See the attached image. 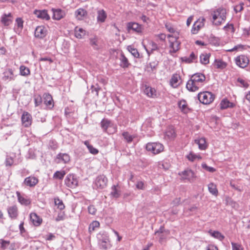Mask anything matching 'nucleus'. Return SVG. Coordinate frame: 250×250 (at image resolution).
Listing matches in <instances>:
<instances>
[{
    "mask_svg": "<svg viewBox=\"0 0 250 250\" xmlns=\"http://www.w3.org/2000/svg\"><path fill=\"white\" fill-rule=\"evenodd\" d=\"M235 62L236 65L240 67L245 68L249 63V59L247 56L244 55H241L235 59Z\"/></svg>",
    "mask_w": 250,
    "mask_h": 250,
    "instance_id": "0eeeda50",
    "label": "nucleus"
},
{
    "mask_svg": "<svg viewBox=\"0 0 250 250\" xmlns=\"http://www.w3.org/2000/svg\"><path fill=\"white\" fill-rule=\"evenodd\" d=\"M146 148L147 151L154 155L158 154L164 150V145L158 142H150L146 144Z\"/></svg>",
    "mask_w": 250,
    "mask_h": 250,
    "instance_id": "7ed1b4c3",
    "label": "nucleus"
},
{
    "mask_svg": "<svg viewBox=\"0 0 250 250\" xmlns=\"http://www.w3.org/2000/svg\"><path fill=\"white\" fill-rule=\"evenodd\" d=\"M18 202L22 205L27 206L30 205L31 201L30 198H28L24 194H21L19 191L16 192Z\"/></svg>",
    "mask_w": 250,
    "mask_h": 250,
    "instance_id": "4468645a",
    "label": "nucleus"
},
{
    "mask_svg": "<svg viewBox=\"0 0 250 250\" xmlns=\"http://www.w3.org/2000/svg\"><path fill=\"white\" fill-rule=\"evenodd\" d=\"M88 211L89 214L95 215L97 212V209L93 205H90L88 207Z\"/></svg>",
    "mask_w": 250,
    "mask_h": 250,
    "instance_id": "bf43d9fd",
    "label": "nucleus"
},
{
    "mask_svg": "<svg viewBox=\"0 0 250 250\" xmlns=\"http://www.w3.org/2000/svg\"><path fill=\"white\" fill-rule=\"evenodd\" d=\"M100 227V223L97 221H94L90 224L88 228V230L90 233Z\"/></svg>",
    "mask_w": 250,
    "mask_h": 250,
    "instance_id": "58836bf2",
    "label": "nucleus"
},
{
    "mask_svg": "<svg viewBox=\"0 0 250 250\" xmlns=\"http://www.w3.org/2000/svg\"><path fill=\"white\" fill-rule=\"evenodd\" d=\"M176 134L175 130L172 127H168L165 133V138L169 140H173L175 138Z\"/></svg>",
    "mask_w": 250,
    "mask_h": 250,
    "instance_id": "cd10ccee",
    "label": "nucleus"
},
{
    "mask_svg": "<svg viewBox=\"0 0 250 250\" xmlns=\"http://www.w3.org/2000/svg\"><path fill=\"white\" fill-rule=\"evenodd\" d=\"M107 178L105 175H100L96 179L95 186L98 188L103 189L107 186Z\"/></svg>",
    "mask_w": 250,
    "mask_h": 250,
    "instance_id": "9d476101",
    "label": "nucleus"
},
{
    "mask_svg": "<svg viewBox=\"0 0 250 250\" xmlns=\"http://www.w3.org/2000/svg\"><path fill=\"white\" fill-rule=\"evenodd\" d=\"M186 158L191 162H194L196 160H201L202 157L200 154H196L193 152H190L186 156Z\"/></svg>",
    "mask_w": 250,
    "mask_h": 250,
    "instance_id": "c9c22d12",
    "label": "nucleus"
},
{
    "mask_svg": "<svg viewBox=\"0 0 250 250\" xmlns=\"http://www.w3.org/2000/svg\"><path fill=\"white\" fill-rule=\"evenodd\" d=\"M89 43L90 45L95 50H99L101 48V46L99 45L98 39L97 37L90 38L89 39Z\"/></svg>",
    "mask_w": 250,
    "mask_h": 250,
    "instance_id": "72a5a7b5",
    "label": "nucleus"
},
{
    "mask_svg": "<svg viewBox=\"0 0 250 250\" xmlns=\"http://www.w3.org/2000/svg\"><path fill=\"white\" fill-rule=\"evenodd\" d=\"M213 65L216 68L223 69L227 67V63L222 60L216 59L213 63Z\"/></svg>",
    "mask_w": 250,
    "mask_h": 250,
    "instance_id": "2f4dec72",
    "label": "nucleus"
},
{
    "mask_svg": "<svg viewBox=\"0 0 250 250\" xmlns=\"http://www.w3.org/2000/svg\"><path fill=\"white\" fill-rule=\"evenodd\" d=\"M74 31L75 36L78 39H82L86 34V31L84 29L78 26L75 27Z\"/></svg>",
    "mask_w": 250,
    "mask_h": 250,
    "instance_id": "c756f323",
    "label": "nucleus"
},
{
    "mask_svg": "<svg viewBox=\"0 0 250 250\" xmlns=\"http://www.w3.org/2000/svg\"><path fill=\"white\" fill-rule=\"evenodd\" d=\"M30 219L33 225L35 227L40 226L42 222V218L35 212H31L30 214Z\"/></svg>",
    "mask_w": 250,
    "mask_h": 250,
    "instance_id": "f3484780",
    "label": "nucleus"
},
{
    "mask_svg": "<svg viewBox=\"0 0 250 250\" xmlns=\"http://www.w3.org/2000/svg\"><path fill=\"white\" fill-rule=\"evenodd\" d=\"M66 172L64 170L57 171L53 175V178L56 179L62 180Z\"/></svg>",
    "mask_w": 250,
    "mask_h": 250,
    "instance_id": "37998d69",
    "label": "nucleus"
},
{
    "mask_svg": "<svg viewBox=\"0 0 250 250\" xmlns=\"http://www.w3.org/2000/svg\"><path fill=\"white\" fill-rule=\"evenodd\" d=\"M118 187V185L117 186L114 185L112 187V191L111 192V196L114 198H118L120 195V191L119 190L117 187Z\"/></svg>",
    "mask_w": 250,
    "mask_h": 250,
    "instance_id": "a18cd8bd",
    "label": "nucleus"
},
{
    "mask_svg": "<svg viewBox=\"0 0 250 250\" xmlns=\"http://www.w3.org/2000/svg\"><path fill=\"white\" fill-rule=\"evenodd\" d=\"M243 9V4L242 3L236 5L234 7V10L236 13L241 11Z\"/></svg>",
    "mask_w": 250,
    "mask_h": 250,
    "instance_id": "0e129e2a",
    "label": "nucleus"
},
{
    "mask_svg": "<svg viewBox=\"0 0 250 250\" xmlns=\"http://www.w3.org/2000/svg\"><path fill=\"white\" fill-rule=\"evenodd\" d=\"M107 17L105 11L102 9L98 11L97 21L100 22H104Z\"/></svg>",
    "mask_w": 250,
    "mask_h": 250,
    "instance_id": "473e14b6",
    "label": "nucleus"
},
{
    "mask_svg": "<svg viewBox=\"0 0 250 250\" xmlns=\"http://www.w3.org/2000/svg\"><path fill=\"white\" fill-rule=\"evenodd\" d=\"M6 166H11L13 164V160L11 158H8L6 160Z\"/></svg>",
    "mask_w": 250,
    "mask_h": 250,
    "instance_id": "69168bd1",
    "label": "nucleus"
},
{
    "mask_svg": "<svg viewBox=\"0 0 250 250\" xmlns=\"http://www.w3.org/2000/svg\"><path fill=\"white\" fill-rule=\"evenodd\" d=\"M21 122L22 125L28 127L30 126L32 123V117L31 115L27 111H24L21 116Z\"/></svg>",
    "mask_w": 250,
    "mask_h": 250,
    "instance_id": "9b49d317",
    "label": "nucleus"
},
{
    "mask_svg": "<svg viewBox=\"0 0 250 250\" xmlns=\"http://www.w3.org/2000/svg\"><path fill=\"white\" fill-rule=\"evenodd\" d=\"M43 99L44 104L49 108L52 109L54 105V101L52 96L48 93H46L43 94Z\"/></svg>",
    "mask_w": 250,
    "mask_h": 250,
    "instance_id": "aec40b11",
    "label": "nucleus"
},
{
    "mask_svg": "<svg viewBox=\"0 0 250 250\" xmlns=\"http://www.w3.org/2000/svg\"><path fill=\"white\" fill-rule=\"evenodd\" d=\"M56 159L58 160V163L63 162V163L66 164L70 161V157L67 153H60L57 155Z\"/></svg>",
    "mask_w": 250,
    "mask_h": 250,
    "instance_id": "b1692460",
    "label": "nucleus"
},
{
    "mask_svg": "<svg viewBox=\"0 0 250 250\" xmlns=\"http://www.w3.org/2000/svg\"><path fill=\"white\" fill-rule=\"evenodd\" d=\"M182 83L181 77L179 74L174 73L169 80V85L173 88H176L180 85Z\"/></svg>",
    "mask_w": 250,
    "mask_h": 250,
    "instance_id": "6e6552de",
    "label": "nucleus"
},
{
    "mask_svg": "<svg viewBox=\"0 0 250 250\" xmlns=\"http://www.w3.org/2000/svg\"><path fill=\"white\" fill-rule=\"evenodd\" d=\"M147 47L151 51L156 50L158 48L157 44L151 41H149Z\"/></svg>",
    "mask_w": 250,
    "mask_h": 250,
    "instance_id": "3c124183",
    "label": "nucleus"
},
{
    "mask_svg": "<svg viewBox=\"0 0 250 250\" xmlns=\"http://www.w3.org/2000/svg\"><path fill=\"white\" fill-rule=\"evenodd\" d=\"M39 182L38 179L35 176H30L26 177L24 181V185L29 187H35Z\"/></svg>",
    "mask_w": 250,
    "mask_h": 250,
    "instance_id": "a211bd4d",
    "label": "nucleus"
},
{
    "mask_svg": "<svg viewBox=\"0 0 250 250\" xmlns=\"http://www.w3.org/2000/svg\"><path fill=\"white\" fill-rule=\"evenodd\" d=\"M20 74L23 76H27L30 75V69L24 65H21L20 67Z\"/></svg>",
    "mask_w": 250,
    "mask_h": 250,
    "instance_id": "a19ab883",
    "label": "nucleus"
},
{
    "mask_svg": "<svg viewBox=\"0 0 250 250\" xmlns=\"http://www.w3.org/2000/svg\"><path fill=\"white\" fill-rule=\"evenodd\" d=\"M121 61V66L124 68H126L129 65V63L127 59L125 57L123 53L121 54V57L120 58Z\"/></svg>",
    "mask_w": 250,
    "mask_h": 250,
    "instance_id": "e433bc0d",
    "label": "nucleus"
},
{
    "mask_svg": "<svg viewBox=\"0 0 250 250\" xmlns=\"http://www.w3.org/2000/svg\"><path fill=\"white\" fill-rule=\"evenodd\" d=\"M46 34L47 30L44 26H38L36 27L34 33L35 37L42 39L46 36Z\"/></svg>",
    "mask_w": 250,
    "mask_h": 250,
    "instance_id": "2eb2a0df",
    "label": "nucleus"
},
{
    "mask_svg": "<svg viewBox=\"0 0 250 250\" xmlns=\"http://www.w3.org/2000/svg\"><path fill=\"white\" fill-rule=\"evenodd\" d=\"M13 21V16L11 13L3 14L1 18V22L4 26H8Z\"/></svg>",
    "mask_w": 250,
    "mask_h": 250,
    "instance_id": "5701e85b",
    "label": "nucleus"
},
{
    "mask_svg": "<svg viewBox=\"0 0 250 250\" xmlns=\"http://www.w3.org/2000/svg\"><path fill=\"white\" fill-rule=\"evenodd\" d=\"M205 19L203 17L199 18L193 24L191 30L192 34H197L205 25Z\"/></svg>",
    "mask_w": 250,
    "mask_h": 250,
    "instance_id": "423d86ee",
    "label": "nucleus"
},
{
    "mask_svg": "<svg viewBox=\"0 0 250 250\" xmlns=\"http://www.w3.org/2000/svg\"><path fill=\"white\" fill-rule=\"evenodd\" d=\"M55 204L60 209L62 210L64 208V205L62 201L59 198L55 199Z\"/></svg>",
    "mask_w": 250,
    "mask_h": 250,
    "instance_id": "8fccbe9b",
    "label": "nucleus"
},
{
    "mask_svg": "<svg viewBox=\"0 0 250 250\" xmlns=\"http://www.w3.org/2000/svg\"><path fill=\"white\" fill-rule=\"evenodd\" d=\"M3 80L4 81H11L15 79L13 70L11 68H7L3 73Z\"/></svg>",
    "mask_w": 250,
    "mask_h": 250,
    "instance_id": "4be33fe9",
    "label": "nucleus"
},
{
    "mask_svg": "<svg viewBox=\"0 0 250 250\" xmlns=\"http://www.w3.org/2000/svg\"><path fill=\"white\" fill-rule=\"evenodd\" d=\"M224 28L228 32L233 33L234 32V28L232 24H228Z\"/></svg>",
    "mask_w": 250,
    "mask_h": 250,
    "instance_id": "864d4df0",
    "label": "nucleus"
},
{
    "mask_svg": "<svg viewBox=\"0 0 250 250\" xmlns=\"http://www.w3.org/2000/svg\"><path fill=\"white\" fill-rule=\"evenodd\" d=\"M207 250H218V249L216 246L210 245L207 247Z\"/></svg>",
    "mask_w": 250,
    "mask_h": 250,
    "instance_id": "774afa93",
    "label": "nucleus"
},
{
    "mask_svg": "<svg viewBox=\"0 0 250 250\" xmlns=\"http://www.w3.org/2000/svg\"><path fill=\"white\" fill-rule=\"evenodd\" d=\"M165 26L169 32L173 34L172 35L173 36H177V33L178 34V36H179V32L176 31L173 26L170 23H166Z\"/></svg>",
    "mask_w": 250,
    "mask_h": 250,
    "instance_id": "79ce46f5",
    "label": "nucleus"
},
{
    "mask_svg": "<svg viewBox=\"0 0 250 250\" xmlns=\"http://www.w3.org/2000/svg\"><path fill=\"white\" fill-rule=\"evenodd\" d=\"M16 24L18 28L21 31L23 26V21L21 18H18L16 20Z\"/></svg>",
    "mask_w": 250,
    "mask_h": 250,
    "instance_id": "09e8293b",
    "label": "nucleus"
},
{
    "mask_svg": "<svg viewBox=\"0 0 250 250\" xmlns=\"http://www.w3.org/2000/svg\"><path fill=\"white\" fill-rule=\"evenodd\" d=\"M179 36L177 33V36H173L171 35H168L167 36L171 52L175 53L180 49V42L178 41Z\"/></svg>",
    "mask_w": 250,
    "mask_h": 250,
    "instance_id": "39448f33",
    "label": "nucleus"
},
{
    "mask_svg": "<svg viewBox=\"0 0 250 250\" xmlns=\"http://www.w3.org/2000/svg\"><path fill=\"white\" fill-rule=\"evenodd\" d=\"M237 82L240 83V86L243 87L244 88H247L249 86L248 83L242 79H238Z\"/></svg>",
    "mask_w": 250,
    "mask_h": 250,
    "instance_id": "13d9d810",
    "label": "nucleus"
},
{
    "mask_svg": "<svg viewBox=\"0 0 250 250\" xmlns=\"http://www.w3.org/2000/svg\"><path fill=\"white\" fill-rule=\"evenodd\" d=\"M144 93L149 98H156L157 97V92L154 88L145 85V88L144 90Z\"/></svg>",
    "mask_w": 250,
    "mask_h": 250,
    "instance_id": "6ab92c4d",
    "label": "nucleus"
},
{
    "mask_svg": "<svg viewBox=\"0 0 250 250\" xmlns=\"http://www.w3.org/2000/svg\"><path fill=\"white\" fill-rule=\"evenodd\" d=\"M110 121L107 119H103L101 122V127L103 129L104 132H107V129L110 126Z\"/></svg>",
    "mask_w": 250,
    "mask_h": 250,
    "instance_id": "c03bdc74",
    "label": "nucleus"
},
{
    "mask_svg": "<svg viewBox=\"0 0 250 250\" xmlns=\"http://www.w3.org/2000/svg\"><path fill=\"white\" fill-rule=\"evenodd\" d=\"M8 216L12 220L17 219L19 216V209L17 205L8 207L7 209Z\"/></svg>",
    "mask_w": 250,
    "mask_h": 250,
    "instance_id": "ddd939ff",
    "label": "nucleus"
},
{
    "mask_svg": "<svg viewBox=\"0 0 250 250\" xmlns=\"http://www.w3.org/2000/svg\"><path fill=\"white\" fill-rule=\"evenodd\" d=\"M226 10L223 8H219L211 13V21L213 24L219 26L224 23L226 19Z\"/></svg>",
    "mask_w": 250,
    "mask_h": 250,
    "instance_id": "f03ea898",
    "label": "nucleus"
},
{
    "mask_svg": "<svg viewBox=\"0 0 250 250\" xmlns=\"http://www.w3.org/2000/svg\"><path fill=\"white\" fill-rule=\"evenodd\" d=\"M53 12V19L56 20H60L63 18L65 15V12L61 9H52Z\"/></svg>",
    "mask_w": 250,
    "mask_h": 250,
    "instance_id": "a878e982",
    "label": "nucleus"
},
{
    "mask_svg": "<svg viewBox=\"0 0 250 250\" xmlns=\"http://www.w3.org/2000/svg\"><path fill=\"white\" fill-rule=\"evenodd\" d=\"M34 103L36 107L38 106L42 103V98L40 95L35 96Z\"/></svg>",
    "mask_w": 250,
    "mask_h": 250,
    "instance_id": "603ef678",
    "label": "nucleus"
},
{
    "mask_svg": "<svg viewBox=\"0 0 250 250\" xmlns=\"http://www.w3.org/2000/svg\"><path fill=\"white\" fill-rule=\"evenodd\" d=\"M127 28L129 30L131 29L137 33H141L143 30L142 26L136 22L128 23Z\"/></svg>",
    "mask_w": 250,
    "mask_h": 250,
    "instance_id": "393cba45",
    "label": "nucleus"
},
{
    "mask_svg": "<svg viewBox=\"0 0 250 250\" xmlns=\"http://www.w3.org/2000/svg\"><path fill=\"white\" fill-rule=\"evenodd\" d=\"M75 17L78 20H82L87 15V11L82 8L78 9L75 12Z\"/></svg>",
    "mask_w": 250,
    "mask_h": 250,
    "instance_id": "c85d7f7f",
    "label": "nucleus"
},
{
    "mask_svg": "<svg viewBox=\"0 0 250 250\" xmlns=\"http://www.w3.org/2000/svg\"><path fill=\"white\" fill-rule=\"evenodd\" d=\"M198 98L201 103L204 104H209L214 101L215 95L210 92L204 91L198 94Z\"/></svg>",
    "mask_w": 250,
    "mask_h": 250,
    "instance_id": "20e7f679",
    "label": "nucleus"
},
{
    "mask_svg": "<svg viewBox=\"0 0 250 250\" xmlns=\"http://www.w3.org/2000/svg\"><path fill=\"white\" fill-rule=\"evenodd\" d=\"M182 179L188 180L190 181L194 180L196 177L194 172L190 169L185 170L179 173Z\"/></svg>",
    "mask_w": 250,
    "mask_h": 250,
    "instance_id": "f8f14e48",
    "label": "nucleus"
},
{
    "mask_svg": "<svg viewBox=\"0 0 250 250\" xmlns=\"http://www.w3.org/2000/svg\"><path fill=\"white\" fill-rule=\"evenodd\" d=\"M210 55L208 54H203L200 56V61L202 64H207L209 63Z\"/></svg>",
    "mask_w": 250,
    "mask_h": 250,
    "instance_id": "49530a36",
    "label": "nucleus"
},
{
    "mask_svg": "<svg viewBox=\"0 0 250 250\" xmlns=\"http://www.w3.org/2000/svg\"><path fill=\"white\" fill-rule=\"evenodd\" d=\"M55 236L54 234L52 233L49 234L48 235L46 236V240L50 241L53 240L54 238H55Z\"/></svg>",
    "mask_w": 250,
    "mask_h": 250,
    "instance_id": "338daca9",
    "label": "nucleus"
},
{
    "mask_svg": "<svg viewBox=\"0 0 250 250\" xmlns=\"http://www.w3.org/2000/svg\"><path fill=\"white\" fill-rule=\"evenodd\" d=\"M136 187L139 189L144 190L145 188V185L143 181H138L136 183Z\"/></svg>",
    "mask_w": 250,
    "mask_h": 250,
    "instance_id": "e2e57ef3",
    "label": "nucleus"
},
{
    "mask_svg": "<svg viewBox=\"0 0 250 250\" xmlns=\"http://www.w3.org/2000/svg\"><path fill=\"white\" fill-rule=\"evenodd\" d=\"M128 50L136 58H139L140 54L138 50L135 48H133L131 47H128Z\"/></svg>",
    "mask_w": 250,
    "mask_h": 250,
    "instance_id": "5fc2aeb1",
    "label": "nucleus"
},
{
    "mask_svg": "<svg viewBox=\"0 0 250 250\" xmlns=\"http://www.w3.org/2000/svg\"><path fill=\"white\" fill-rule=\"evenodd\" d=\"M0 244L1 245V248L2 249H5L9 245L10 241H5L3 239H0Z\"/></svg>",
    "mask_w": 250,
    "mask_h": 250,
    "instance_id": "4d7b16f0",
    "label": "nucleus"
},
{
    "mask_svg": "<svg viewBox=\"0 0 250 250\" xmlns=\"http://www.w3.org/2000/svg\"><path fill=\"white\" fill-rule=\"evenodd\" d=\"M208 189L209 192L213 195L217 196L218 194V190L217 188V186L213 183H210L208 185Z\"/></svg>",
    "mask_w": 250,
    "mask_h": 250,
    "instance_id": "f704fd0d",
    "label": "nucleus"
},
{
    "mask_svg": "<svg viewBox=\"0 0 250 250\" xmlns=\"http://www.w3.org/2000/svg\"><path fill=\"white\" fill-rule=\"evenodd\" d=\"M205 80L206 77L203 74L195 73L188 81L186 87L189 91H196L204 84Z\"/></svg>",
    "mask_w": 250,
    "mask_h": 250,
    "instance_id": "f257e3e1",
    "label": "nucleus"
},
{
    "mask_svg": "<svg viewBox=\"0 0 250 250\" xmlns=\"http://www.w3.org/2000/svg\"><path fill=\"white\" fill-rule=\"evenodd\" d=\"M88 149L90 153L93 155L97 154L99 153V150L97 148L94 147L92 145L88 146Z\"/></svg>",
    "mask_w": 250,
    "mask_h": 250,
    "instance_id": "680f3d73",
    "label": "nucleus"
},
{
    "mask_svg": "<svg viewBox=\"0 0 250 250\" xmlns=\"http://www.w3.org/2000/svg\"><path fill=\"white\" fill-rule=\"evenodd\" d=\"M202 166L203 168L209 172H213L216 171V169L214 168L208 166L206 164H202Z\"/></svg>",
    "mask_w": 250,
    "mask_h": 250,
    "instance_id": "052dcab7",
    "label": "nucleus"
},
{
    "mask_svg": "<svg viewBox=\"0 0 250 250\" xmlns=\"http://www.w3.org/2000/svg\"><path fill=\"white\" fill-rule=\"evenodd\" d=\"M208 232L212 237L220 241H222L225 238V236L218 231H214L212 232L210 230Z\"/></svg>",
    "mask_w": 250,
    "mask_h": 250,
    "instance_id": "4c0bfd02",
    "label": "nucleus"
},
{
    "mask_svg": "<svg viewBox=\"0 0 250 250\" xmlns=\"http://www.w3.org/2000/svg\"><path fill=\"white\" fill-rule=\"evenodd\" d=\"M34 15L38 18L42 20L48 21L50 17L47 13L46 10H35L34 11Z\"/></svg>",
    "mask_w": 250,
    "mask_h": 250,
    "instance_id": "dca6fc26",
    "label": "nucleus"
},
{
    "mask_svg": "<svg viewBox=\"0 0 250 250\" xmlns=\"http://www.w3.org/2000/svg\"><path fill=\"white\" fill-rule=\"evenodd\" d=\"M65 184L68 187L73 188L77 187L78 181L74 174H69L65 179Z\"/></svg>",
    "mask_w": 250,
    "mask_h": 250,
    "instance_id": "1a4fd4ad",
    "label": "nucleus"
},
{
    "mask_svg": "<svg viewBox=\"0 0 250 250\" xmlns=\"http://www.w3.org/2000/svg\"><path fill=\"white\" fill-rule=\"evenodd\" d=\"M232 250H244L242 246L239 244L232 242Z\"/></svg>",
    "mask_w": 250,
    "mask_h": 250,
    "instance_id": "6e6d98bb",
    "label": "nucleus"
},
{
    "mask_svg": "<svg viewBox=\"0 0 250 250\" xmlns=\"http://www.w3.org/2000/svg\"><path fill=\"white\" fill-rule=\"evenodd\" d=\"M194 142L198 145V147L200 150H205L208 147V144L205 138L195 139Z\"/></svg>",
    "mask_w": 250,
    "mask_h": 250,
    "instance_id": "bb28decb",
    "label": "nucleus"
},
{
    "mask_svg": "<svg viewBox=\"0 0 250 250\" xmlns=\"http://www.w3.org/2000/svg\"><path fill=\"white\" fill-rule=\"evenodd\" d=\"M178 105L181 111L184 114H187L191 111L187 102L185 100H182L180 101L178 103Z\"/></svg>",
    "mask_w": 250,
    "mask_h": 250,
    "instance_id": "412c9836",
    "label": "nucleus"
},
{
    "mask_svg": "<svg viewBox=\"0 0 250 250\" xmlns=\"http://www.w3.org/2000/svg\"><path fill=\"white\" fill-rule=\"evenodd\" d=\"M122 135L128 143H131L133 139L136 137L135 135H132L130 134L128 132H124L122 134Z\"/></svg>",
    "mask_w": 250,
    "mask_h": 250,
    "instance_id": "ea45409f",
    "label": "nucleus"
},
{
    "mask_svg": "<svg viewBox=\"0 0 250 250\" xmlns=\"http://www.w3.org/2000/svg\"><path fill=\"white\" fill-rule=\"evenodd\" d=\"M220 106L221 109H224L229 107H233L235 104L230 102L228 100L225 99L222 100L220 104Z\"/></svg>",
    "mask_w": 250,
    "mask_h": 250,
    "instance_id": "7c9ffc66",
    "label": "nucleus"
},
{
    "mask_svg": "<svg viewBox=\"0 0 250 250\" xmlns=\"http://www.w3.org/2000/svg\"><path fill=\"white\" fill-rule=\"evenodd\" d=\"M245 49V46L242 44H238L235 46L231 49L227 50L228 52L243 51Z\"/></svg>",
    "mask_w": 250,
    "mask_h": 250,
    "instance_id": "de8ad7c7",
    "label": "nucleus"
}]
</instances>
